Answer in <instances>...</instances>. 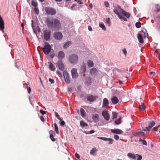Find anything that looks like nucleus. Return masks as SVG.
Listing matches in <instances>:
<instances>
[{
  "label": "nucleus",
  "mask_w": 160,
  "mask_h": 160,
  "mask_svg": "<svg viewBox=\"0 0 160 160\" xmlns=\"http://www.w3.org/2000/svg\"><path fill=\"white\" fill-rule=\"evenodd\" d=\"M48 66L50 68V69L51 70L53 71L55 69V67L54 66L52 63L51 62H48Z\"/></svg>",
  "instance_id": "412c9836"
},
{
  "label": "nucleus",
  "mask_w": 160,
  "mask_h": 160,
  "mask_svg": "<svg viewBox=\"0 0 160 160\" xmlns=\"http://www.w3.org/2000/svg\"><path fill=\"white\" fill-rule=\"evenodd\" d=\"M106 22L108 24L109 26L110 23V20L109 18H107L106 19Z\"/></svg>",
  "instance_id": "09e8293b"
},
{
  "label": "nucleus",
  "mask_w": 160,
  "mask_h": 160,
  "mask_svg": "<svg viewBox=\"0 0 160 160\" xmlns=\"http://www.w3.org/2000/svg\"><path fill=\"white\" fill-rule=\"evenodd\" d=\"M156 11L157 12H159L160 11V7L158 5H157L156 7Z\"/></svg>",
  "instance_id": "de8ad7c7"
},
{
  "label": "nucleus",
  "mask_w": 160,
  "mask_h": 160,
  "mask_svg": "<svg viewBox=\"0 0 160 160\" xmlns=\"http://www.w3.org/2000/svg\"><path fill=\"white\" fill-rule=\"evenodd\" d=\"M123 53L126 56L127 53V52L126 49L124 48L123 50H122Z\"/></svg>",
  "instance_id": "4d7b16f0"
},
{
  "label": "nucleus",
  "mask_w": 160,
  "mask_h": 160,
  "mask_svg": "<svg viewBox=\"0 0 160 160\" xmlns=\"http://www.w3.org/2000/svg\"><path fill=\"white\" fill-rule=\"evenodd\" d=\"M136 27L138 28H140L141 27V24L140 22H137L135 24Z\"/></svg>",
  "instance_id": "a19ab883"
},
{
  "label": "nucleus",
  "mask_w": 160,
  "mask_h": 160,
  "mask_svg": "<svg viewBox=\"0 0 160 160\" xmlns=\"http://www.w3.org/2000/svg\"><path fill=\"white\" fill-rule=\"evenodd\" d=\"M27 89L28 90V92L29 93H30L31 91V89L30 87H27Z\"/></svg>",
  "instance_id": "bf43d9fd"
},
{
  "label": "nucleus",
  "mask_w": 160,
  "mask_h": 160,
  "mask_svg": "<svg viewBox=\"0 0 160 160\" xmlns=\"http://www.w3.org/2000/svg\"><path fill=\"white\" fill-rule=\"evenodd\" d=\"M98 114H95V115H92V118L93 119L96 120L98 119Z\"/></svg>",
  "instance_id": "ea45409f"
},
{
  "label": "nucleus",
  "mask_w": 160,
  "mask_h": 160,
  "mask_svg": "<svg viewBox=\"0 0 160 160\" xmlns=\"http://www.w3.org/2000/svg\"><path fill=\"white\" fill-rule=\"evenodd\" d=\"M46 21L47 24L49 28L54 30H59L61 28V24L58 19L53 18L50 20L49 18H47Z\"/></svg>",
  "instance_id": "f257e3e1"
},
{
  "label": "nucleus",
  "mask_w": 160,
  "mask_h": 160,
  "mask_svg": "<svg viewBox=\"0 0 160 160\" xmlns=\"http://www.w3.org/2000/svg\"><path fill=\"white\" fill-rule=\"evenodd\" d=\"M65 57V54L62 51H60L59 52L58 55V58L60 59H62Z\"/></svg>",
  "instance_id": "f3484780"
},
{
  "label": "nucleus",
  "mask_w": 160,
  "mask_h": 160,
  "mask_svg": "<svg viewBox=\"0 0 160 160\" xmlns=\"http://www.w3.org/2000/svg\"><path fill=\"white\" fill-rule=\"evenodd\" d=\"M55 115L56 117H57V118L60 121L62 120V119L59 117V115L58 114V113L56 112H55Z\"/></svg>",
  "instance_id": "8fccbe9b"
},
{
  "label": "nucleus",
  "mask_w": 160,
  "mask_h": 160,
  "mask_svg": "<svg viewBox=\"0 0 160 160\" xmlns=\"http://www.w3.org/2000/svg\"><path fill=\"white\" fill-rule=\"evenodd\" d=\"M81 114L82 116L84 118L86 116V112L85 111H80Z\"/></svg>",
  "instance_id": "e433bc0d"
},
{
  "label": "nucleus",
  "mask_w": 160,
  "mask_h": 160,
  "mask_svg": "<svg viewBox=\"0 0 160 160\" xmlns=\"http://www.w3.org/2000/svg\"><path fill=\"white\" fill-rule=\"evenodd\" d=\"M40 112L42 115H44L46 113L45 111H40Z\"/></svg>",
  "instance_id": "13d9d810"
},
{
  "label": "nucleus",
  "mask_w": 160,
  "mask_h": 160,
  "mask_svg": "<svg viewBox=\"0 0 160 160\" xmlns=\"http://www.w3.org/2000/svg\"><path fill=\"white\" fill-rule=\"evenodd\" d=\"M138 38L139 42L140 43H142L143 42V40L142 38V36L141 33H139L138 34Z\"/></svg>",
  "instance_id": "6ab92c4d"
},
{
  "label": "nucleus",
  "mask_w": 160,
  "mask_h": 160,
  "mask_svg": "<svg viewBox=\"0 0 160 160\" xmlns=\"http://www.w3.org/2000/svg\"><path fill=\"white\" fill-rule=\"evenodd\" d=\"M49 133L50 134V138L51 139V140L53 142L55 141L56 140L54 138V136L53 135V134L55 135V132L52 130H50L49 132Z\"/></svg>",
  "instance_id": "dca6fc26"
},
{
  "label": "nucleus",
  "mask_w": 160,
  "mask_h": 160,
  "mask_svg": "<svg viewBox=\"0 0 160 160\" xmlns=\"http://www.w3.org/2000/svg\"><path fill=\"white\" fill-rule=\"evenodd\" d=\"M97 138L100 139L104 141H108L109 144H111L112 143L113 140L111 138H108L105 137H98Z\"/></svg>",
  "instance_id": "ddd939ff"
},
{
  "label": "nucleus",
  "mask_w": 160,
  "mask_h": 160,
  "mask_svg": "<svg viewBox=\"0 0 160 160\" xmlns=\"http://www.w3.org/2000/svg\"><path fill=\"white\" fill-rule=\"evenodd\" d=\"M86 71V68L85 66H82L81 68V71L82 73H84Z\"/></svg>",
  "instance_id": "473e14b6"
},
{
  "label": "nucleus",
  "mask_w": 160,
  "mask_h": 160,
  "mask_svg": "<svg viewBox=\"0 0 160 160\" xmlns=\"http://www.w3.org/2000/svg\"><path fill=\"white\" fill-rule=\"evenodd\" d=\"M97 150L96 149V148H94L90 151V154L93 155H95L96 154H94V153L97 152Z\"/></svg>",
  "instance_id": "b1692460"
},
{
  "label": "nucleus",
  "mask_w": 160,
  "mask_h": 160,
  "mask_svg": "<svg viewBox=\"0 0 160 160\" xmlns=\"http://www.w3.org/2000/svg\"><path fill=\"white\" fill-rule=\"evenodd\" d=\"M76 6V4H72V6L71 7V9H72L73 8Z\"/></svg>",
  "instance_id": "0e129e2a"
},
{
  "label": "nucleus",
  "mask_w": 160,
  "mask_h": 160,
  "mask_svg": "<svg viewBox=\"0 0 160 160\" xmlns=\"http://www.w3.org/2000/svg\"><path fill=\"white\" fill-rule=\"evenodd\" d=\"M51 31L49 30L44 31V37L45 40L48 41L49 39L51 36Z\"/></svg>",
  "instance_id": "423d86ee"
},
{
  "label": "nucleus",
  "mask_w": 160,
  "mask_h": 160,
  "mask_svg": "<svg viewBox=\"0 0 160 160\" xmlns=\"http://www.w3.org/2000/svg\"><path fill=\"white\" fill-rule=\"evenodd\" d=\"M40 120L42 122H44L45 121L44 118L42 116H40Z\"/></svg>",
  "instance_id": "6e6d98bb"
},
{
  "label": "nucleus",
  "mask_w": 160,
  "mask_h": 160,
  "mask_svg": "<svg viewBox=\"0 0 160 160\" xmlns=\"http://www.w3.org/2000/svg\"><path fill=\"white\" fill-rule=\"evenodd\" d=\"M104 5L106 7H108L109 6V4L108 2H104Z\"/></svg>",
  "instance_id": "5fc2aeb1"
},
{
  "label": "nucleus",
  "mask_w": 160,
  "mask_h": 160,
  "mask_svg": "<svg viewBox=\"0 0 160 160\" xmlns=\"http://www.w3.org/2000/svg\"><path fill=\"white\" fill-rule=\"evenodd\" d=\"M111 131L112 133L117 134H121L123 132L121 130L118 129H112Z\"/></svg>",
  "instance_id": "a211bd4d"
},
{
  "label": "nucleus",
  "mask_w": 160,
  "mask_h": 160,
  "mask_svg": "<svg viewBox=\"0 0 160 160\" xmlns=\"http://www.w3.org/2000/svg\"><path fill=\"white\" fill-rule=\"evenodd\" d=\"M72 44V42L70 41H68L67 42L64 44L63 46V48L65 49L67 48L69 46H70Z\"/></svg>",
  "instance_id": "4be33fe9"
},
{
  "label": "nucleus",
  "mask_w": 160,
  "mask_h": 160,
  "mask_svg": "<svg viewBox=\"0 0 160 160\" xmlns=\"http://www.w3.org/2000/svg\"><path fill=\"white\" fill-rule=\"evenodd\" d=\"M139 109L140 110H144L146 109V107L143 103H141V105L139 106Z\"/></svg>",
  "instance_id": "a878e982"
},
{
  "label": "nucleus",
  "mask_w": 160,
  "mask_h": 160,
  "mask_svg": "<svg viewBox=\"0 0 160 160\" xmlns=\"http://www.w3.org/2000/svg\"><path fill=\"white\" fill-rule=\"evenodd\" d=\"M90 134H92L95 132V131L94 130H92L89 131Z\"/></svg>",
  "instance_id": "e2e57ef3"
},
{
  "label": "nucleus",
  "mask_w": 160,
  "mask_h": 160,
  "mask_svg": "<svg viewBox=\"0 0 160 160\" xmlns=\"http://www.w3.org/2000/svg\"><path fill=\"white\" fill-rule=\"evenodd\" d=\"M160 127V125L154 127L153 128V129L155 131H157L158 130V128Z\"/></svg>",
  "instance_id": "a18cd8bd"
},
{
  "label": "nucleus",
  "mask_w": 160,
  "mask_h": 160,
  "mask_svg": "<svg viewBox=\"0 0 160 160\" xmlns=\"http://www.w3.org/2000/svg\"><path fill=\"white\" fill-rule=\"evenodd\" d=\"M34 12L35 13L37 14H38L39 12V10L38 8L35 7L34 8Z\"/></svg>",
  "instance_id": "4c0bfd02"
},
{
  "label": "nucleus",
  "mask_w": 160,
  "mask_h": 160,
  "mask_svg": "<svg viewBox=\"0 0 160 160\" xmlns=\"http://www.w3.org/2000/svg\"><path fill=\"white\" fill-rule=\"evenodd\" d=\"M108 104V101L106 98H104L103 101V105L107 106Z\"/></svg>",
  "instance_id": "393cba45"
},
{
  "label": "nucleus",
  "mask_w": 160,
  "mask_h": 160,
  "mask_svg": "<svg viewBox=\"0 0 160 160\" xmlns=\"http://www.w3.org/2000/svg\"><path fill=\"white\" fill-rule=\"evenodd\" d=\"M54 54H52L50 55V57L51 58H53L54 57Z\"/></svg>",
  "instance_id": "774afa93"
},
{
  "label": "nucleus",
  "mask_w": 160,
  "mask_h": 160,
  "mask_svg": "<svg viewBox=\"0 0 160 160\" xmlns=\"http://www.w3.org/2000/svg\"><path fill=\"white\" fill-rule=\"evenodd\" d=\"M71 73L73 78H76L78 76L77 72V70L76 68H72L71 70Z\"/></svg>",
  "instance_id": "4468645a"
},
{
  "label": "nucleus",
  "mask_w": 160,
  "mask_h": 160,
  "mask_svg": "<svg viewBox=\"0 0 160 160\" xmlns=\"http://www.w3.org/2000/svg\"><path fill=\"white\" fill-rule=\"evenodd\" d=\"M128 156L132 159H136V154L129 153H128Z\"/></svg>",
  "instance_id": "5701e85b"
},
{
  "label": "nucleus",
  "mask_w": 160,
  "mask_h": 160,
  "mask_svg": "<svg viewBox=\"0 0 160 160\" xmlns=\"http://www.w3.org/2000/svg\"><path fill=\"white\" fill-rule=\"evenodd\" d=\"M75 157L77 158H80V156L79 155V154H78L77 153H76L75 154Z\"/></svg>",
  "instance_id": "052dcab7"
},
{
  "label": "nucleus",
  "mask_w": 160,
  "mask_h": 160,
  "mask_svg": "<svg viewBox=\"0 0 160 160\" xmlns=\"http://www.w3.org/2000/svg\"><path fill=\"white\" fill-rule=\"evenodd\" d=\"M42 49L44 53L45 54L48 55L50 51L51 47L48 43L45 42L44 47Z\"/></svg>",
  "instance_id": "20e7f679"
},
{
  "label": "nucleus",
  "mask_w": 160,
  "mask_h": 160,
  "mask_svg": "<svg viewBox=\"0 0 160 160\" xmlns=\"http://www.w3.org/2000/svg\"><path fill=\"white\" fill-rule=\"evenodd\" d=\"M140 141L143 144L147 145V143L146 141L145 140H142L141 139H140Z\"/></svg>",
  "instance_id": "c03bdc74"
},
{
  "label": "nucleus",
  "mask_w": 160,
  "mask_h": 160,
  "mask_svg": "<svg viewBox=\"0 0 160 160\" xmlns=\"http://www.w3.org/2000/svg\"><path fill=\"white\" fill-rule=\"evenodd\" d=\"M88 29L90 31H92V27L90 26H88Z\"/></svg>",
  "instance_id": "680f3d73"
},
{
  "label": "nucleus",
  "mask_w": 160,
  "mask_h": 160,
  "mask_svg": "<svg viewBox=\"0 0 160 160\" xmlns=\"http://www.w3.org/2000/svg\"><path fill=\"white\" fill-rule=\"evenodd\" d=\"M102 115L104 119L107 121H108L110 119V116L108 111H103L102 113Z\"/></svg>",
  "instance_id": "9b49d317"
},
{
  "label": "nucleus",
  "mask_w": 160,
  "mask_h": 160,
  "mask_svg": "<svg viewBox=\"0 0 160 160\" xmlns=\"http://www.w3.org/2000/svg\"><path fill=\"white\" fill-rule=\"evenodd\" d=\"M113 11L115 13L118 15V17L120 16V14L118 11V10L117 9H115L113 10Z\"/></svg>",
  "instance_id": "37998d69"
},
{
  "label": "nucleus",
  "mask_w": 160,
  "mask_h": 160,
  "mask_svg": "<svg viewBox=\"0 0 160 160\" xmlns=\"http://www.w3.org/2000/svg\"><path fill=\"white\" fill-rule=\"evenodd\" d=\"M98 97V96H93L92 95L89 94L87 97V100L90 102H92L95 100Z\"/></svg>",
  "instance_id": "9d476101"
},
{
  "label": "nucleus",
  "mask_w": 160,
  "mask_h": 160,
  "mask_svg": "<svg viewBox=\"0 0 160 160\" xmlns=\"http://www.w3.org/2000/svg\"><path fill=\"white\" fill-rule=\"evenodd\" d=\"M78 57L76 54H72L69 55V61L70 62L73 64H76L78 61Z\"/></svg>",
  "instance_id": "f03ea898"
},
{
  "label": "nucleus",
  "mask_w": 160,
  "mask_h": 160,
  "mask_svg": "<svg viewBox=\"0 0 160 160\" xmlns=\"http://www.w3.org/2000/svg\"><path fill=\"white\" fill-rule=\"evenodd\" d=\"M80 125L82 127H87L88 126V124L84 122L83 121H80Z\"/></svg>",
  "instance_id": "bb28decb"
},
{
  "label": "nucleus",
  "mask_w": 160,
  "mask_h": 160,
  "mask_svg": "<svg viewBox=\"0 0 160 160\" xmlns=\"http://www.w3.org/2000/svg\"><path fill=\"white\" fill-rule=\"evenodd\" d=\"M60 125L62 126H63L65 124V122L64 121H61Z\"/></svg>",
  "instance_id": "864d4df0"
},
{
  "label": "nucleus",
  "mask_w": 160,
  "mask_h": 160,
  "mask_svg": "<svg viewBox=\"0 0 160 160\" xmlns=\"http://www.w3.org/2000/svg\"><path fill=\"white\" fill-rule=\"evenodd\" d=\"M44 9L46 12L48 14L54 15L56 14V10L52 8L48 7H45Z\"/></svg>",
  "instance_id": "7ed1b4c3"
},
{
  "label": "nucleus",
  "mask_w": 160,
  "mask_h": 160,
  "mask_svg": "<svg viewBox=\"0 0 160 160\" xmlns=\"http://www.w3.org/2000/svg\"><path fill=\"white\" fill-rule=\"evenodd\" d=\"M137 158V160H141L142 159V157L141 155L138 154H136V158Z\"/></svg>",
  "instance_id": "c9c22d12"
},
{
  "label": "nucleus",
  "mask_w": 160,
  "mask_h": 160,
  "mask_svg": "<svg viewBox=\"0 0 160 160\" xmlns=\"http://www.w3.org/2000/svg\"><path fill=\"white\" fill-rule=\"evenodd\" d=\"M54 127H55V131L56 132V133L57 134H58L59 132H58V127L57 124L56 123H55L54 124Z\"/></svg>",
  "instance_id": "2f4dec72"
},
{
  "label": "nucleus",
  "mask_w": 160,
  "mask_h": 160,
  "mask_svg": "<svg viewBox=\"0 0 160 160\" xmlns=\"http://www.w3.org/2000/svg\"><path fill=\"white\" fill-rule=\"evenodd\" d=\"M63 74L65 82L68 83H69L70 82V79L68 72L64 71L63 72Z\"/></svg>",
  "instance_id": "6e6552de"
},
{
  "label": "nucleus",
  "mask_w": 160,
  "mask_h": 160,
  "mask_svg": "<svg viewBox=\"0 0 160 160\" xmlns=\"http://www.w3.org/2000/svg\"><path fill=\"white\" fill-rule=\"evenodd\" d=\"M32 5L35 7H36L38 5L37 3L36 2L34 1H32Z\"/></svg>",
  "instance_id": "79ce46f5"
},
{
  "label": "nucleus",
  "mask_w": 160,
  "mask_h": 160,
  "mask_svg": "<svg viewBox=\"0 0 160 160\" xmlns=\"http://www.w3.org/2000/svg\"><path fill=\"white\" fill-rule=\"evenodd\" d=\"M121 118H120L115 121V123L117 125L121 123Z\"/></svg>",
  "instance_id": "7c9ffc66"
},
{
  "label": "nucleus",
  "mask_w": 160,
  "mask_h": 160,
  "mask_svg": "<svg viewBox=\"0 0 160 160\" xmlns=\"http://www.w3.org/2000/svg\"><path fill=\"white\" fill-rule=\"evenodd\" d=\"M82 107L83 108H81L80 110H84V109L88 110H90V108L89 107L86 106H83Z\"/></svg>",
  "instance_id": "49530a36"
},
{
  "label": "nucleus",
  "mask_w": 160,
  "mask_h": 160,
  "mask_svg": "<svg viewBox=\"0 0 160 160\" xmlns=\"http://www.w3.org/2000/svg\"><path fill=\"white\" fill-rule=\"evenodd\" d=\"M48 80H49V81L51 82V84L53 83L54 82V81L52 79H51V78H49Z\"/></svg>",
  "instance_id": "603ef678"
},
{
  "label": "nucleus",
  "mask_w": 160,
  "mask_h": 160,
  "mask_svg": "<svg viewBox=\"0 0 160 160\" xmlns=\"http://www.w3.org/2000/svg\"><path fill=\"white\" fill-rule=\"evenodd\" d=\"M118 9H120V10L122 12V15H123V16H124L125 17H126L128 18H130V17L131 16L130 13L129 12H126L125 10L122 9L121 8V7L118 5Z\"/></svg>",
  "instance_id": "0eeeda50"
},
{
  "label": "nucleus",
  "mask_w": 160,
  "mask_h": 160,
  "mask_svg": "<svg viewBox=\"0 0 160 160\" xmlns=\"http://www.w3.org/2000/svg\"><path fill=\"white\" fill-rule=\"evenodd\" d=\"M150 74L151 75L153 74V75H155V72H150Z\"/></svg>",
  "instance_id": "69168bd1"
},
{
  "label": "nucleus",
  "mask_w": 160,
  "mask_h": 160,
  "mask_svg": "<svg viewBox=\"0 0 160 160\" xmlns=\"http://www.w3.org/2000/svg\"><path fill=\"white\" fill-rule=\"evenodd\" d=\"M78 3L80 4H82V2L80 1H79L78 2Z\"/></svg>",
  "instance_id": "338daca9"
},
{
  "label": "nucleus",
  "mask_w": 160,
  "mask_h": 160,
  "mask_svg": "<svg viewBox=\"0 0 160 160\" xmlns=\"http://www.w3.org/2000/svg\"><path fill=\"white\" fill-rule=\"evenodd\" d=\"M114 138L117 140H118L119 138V136L117 135H115L114 136Z\"/></svg>",
  "instance_id": "3c124183"
},
{
  "label": "nucleus",
  "mask_w": 160,
  "mask_h": 160,
  "mask_svg": "<svg viewBox=\"0 0 160 160\" xmlns=\"http://www.w3.org/2000/svg\"><path fill=\"white\" fill-rule=\"evenodd\" d=\"M57 65L59 69L62 71L64 70V66L62 61H58L57 63Z\"/></svg>",
  "instance_id": "2eb2a0df"
},
{
  "label": "nucleus",
  "mask_w": 160,
  "mask_h": 160,
  "mask_svg": "<svg viewBox=\"0 0 160 160\" xmlns=\"http://www.w3.org/2000/svg\"><path fill=\"white\" fill-rule=\"evenodd\" d=\"M120 19L122 20L125 21H127V19L124 17L121 16V15L118 17Z\"/></svg>",
  "instance_id": "f704fd0d"
},
{
  "label": "nucleus",
  "mask_w": 160,
  "mask_h": 160,
  "mask_svg": "<svg viewBox=\"0 0 160 160\" xmlns=\"http://www.w3.org/2000/svg\"><path fill=\"white\" fill-rule=\"evenodd\" d=\"M88 65L89 67H92L93 66V63L92 61L89 60L88 62Z\"/></svg>",
  "instance_id": "72a5a7b5"
},
{
  "label": "nucleus",
  "mask_w": 160,
  "mask_h": 160,
  "mask_svg": "<svg viewBox=\"0 0 160 160\" xmlns=\"http://www.w3.org/2000/svg\"><path fill=\"white\" fill-rule=\"evenodd\" d=\"M111 101L112 103L116 104L119 101L118 98L116 96H114L112 99Z\"/></svg>",
  "instance_id": "aec40b11"
},
{
  "label": "nucleus",
  "mask_w": 160,
  "mask_h": 160,
  "mask_svg": "<svg viewBox=\"0 0 160 160\" xmlns=\"http://www.w3.org/2000/svg\"><path fill=\"white\" fill-rule=\"evenodd\" d=\"M4 28V21L1 16L0 15V30L2 32H3Z\"/></svg>",
  "instance_id": "f8f14e48"
},
{
  "label": "nucleus",
  "mask_w": 160,
  "mask_h": 160,
  "mask_svg": "<svg viewBox=\"0 0 160 160\" xmlns=\"http://www.w3.org/2000/svg\"><path fill=\"white\" fill-rule=\"evenodd\" d=\"M91 83V80L89 78H87L85 81V84L86 85H90Z\"/></svg>",
  "instance_id": "cd10ccee"
},
{
  "label": "nucleus",
  "mask_w": 160,
  "mask_h": 160,
  "mask_svg": "<svg viewBox=\"0 0 160 160\" xmlns=\"http://www.w3.org/2000/svg\"><path fill=\"white\" fill-rule=\"evenodd\" d=\"M155 124V122L152 121L149 122V126L148 127H146L145 129H144L143 131H149L150 130L151 128Z\"/></svg>",
  "instance_id": "1a4fd4ad"
},
{
  "label": "nucleus",
  "mask_w": 160,
  "mask_h": 160,
  "mask_svg": "<svg viewBox=\"0 0 160 160\" xmlns=\"http://www.w3.org/2000/svg\"><path fill=\"white\" fill-rule=\"evenodd\" d=\"M99 26L102 28V29L104 31L106 30V28L104 25L103 23H100L99 24Z\"/></svg>",
  "instance_id": "c85d7f7f"
},
{
  "label": "nucleus",
  "mask_w": 160,
  "mask_h": 160,
  "mask_svg": "<svg viewBox=\"0 0 160 160\" xmlns=\"http://www.w3.org/2000/svg\"><path fill=\"white\" fill-rule=\"evenodd\" d=\"M136 134L137 135H141L142 136H143L144 135L145 133L143 132H139L136 133Z\"/></svg>",
  "instance_id": "58836bf2"
},
{
  "label": "nucleus",
  "mask_w": 160,
  "mask_h": 160,
  "mask_svg": "<svg viewBox=\"0 0 160 160\" xmlns=\"http://www.w3.org/2000/svg\"><path fill=\"white\" fill-rule=\"evenodd\" d=\"M112 119H114L116 118L117 116L118 115V113L116 112H112Z\"/></svg>",
  "instance_id": "c756f323"
},
{
  "label": "nucleus",
  "mask_w": 160,
  "mask_h": 160,
  "mask_svg": "<svg viewBox=\"0 0 160 160\" xmlns=\"http://www.w3.org/2000/svg\"><path fill=\"white\" fill-rule=\"evenodd\" d=\"M62 34L60 32H57L54 33L53 37L56 40H60L62 38Z\"/></svg>",
  "instance_id": "39448f33"
}]
</instances>
